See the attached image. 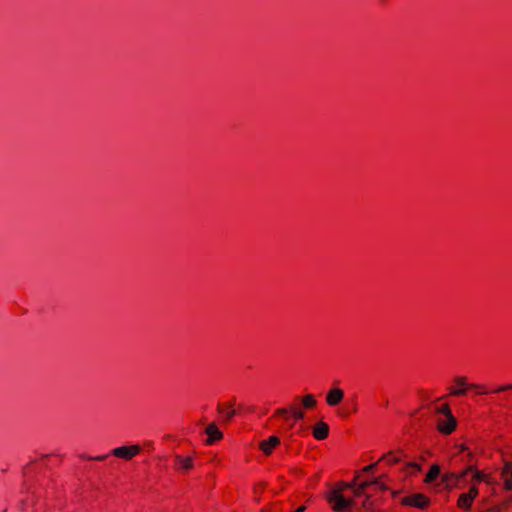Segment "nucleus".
<instances>
[{"label":"nucleus","mask_w":512,"mask_h":512,"mask_svg":"<svg viewBox=\"0 0 512 512\" xmlns=\"http://www.w3.org/2000/svg\"><path fill=\"white\" fill-rule=\"evenodd\" d=\"M470 384L465 376H458L449 387V393L452 396H463L470 390Z\"/></svg>","instance_id":"6e6552de"},{"label":"nucleus","mask_w":512,"mask_h":512,"mask_svg":"<svg viewBox=\"0 0 512 512\" xmlns=\"http://www.w3.org/2000/svg\"><path fill=\"white\" fill-rule=\"evenodd\" d=\"M195 467V454H176L174 456L173 468L180 474H188Z\"/></svg>","instance_id":"423d86ee"},{"label":"nucleus","mask_w":512,"mask_h":512,"mask_svg":"<svg viewBox=\"0 0 512 512\" xmlns=\"http://www.w3.org/2000/svg\"><path fill=\"white\" fill-rule=\"evenodd\" d=\"M501 479L504 489L512 490V462L506 461L501 470Z\"/></svg>","instance_id":"f8f14e48"},{"label":"nucleus","mask_w":512,"mask_h":512,"mask_svg":"<svg viewBox=\"0 0 512 512\" xmlns=\"http://www.w3.org/2000/svg\"><path fill=\"white\" fill-rule=\"evenodd\" d=\"M329 426L324 421H318L312 427V435L316 440H325L329 436Z\"/></svg>","instance_id":"9d476101"},{"label":"nucleus","mask_w":512,"mask_h":512,"mask_svg":"<svg viewBox=\"0 0 512 512\" xmlns=\"http://www.w3.org/2000/svg\"><path fill=\"white\" fill-rule=\"evenodd\" d=\"M105 458H106V456H99V457H97L96 459H97V460H104Z\"/></svg>","instance_id":"b1692460"},{"label":"nucleus","mask_w":512,"mask_h":512,"mask_svg":"<svg viewBox=\"0 0 512 512\" xmlns=\"http://www.w3.org/2000/svg\"><path fill=\"white\" fill-rule=\"evenodd\" d=\"M507 390H512V384L501 385V386L495 388L494 392H504Z\"/></svg>","instance_id":"4be33fe9"},{"label":"nucleus","mask_w":512,"mask_h":512,"mask_svg":"<svg viewBox=\"0 0 512 512\" xmlns=\"http://www.w3.org/2000/svg\"><path fill=\"white\" fill-rule=\"evenodd\" d=\"M344 399V391L340 388H332L326 394V403L334 407L340 404Z\"/></svg>","instance_id":"9b49d317"},{"label":"nucleus","mask_w":512,"mask_h":512,"mask_svg":"<svg viewBox=\"0 0 512 512\" xmlns=\"http://www.w3.org/2000/svg\"><path fill=\"white\" fill-rule=\"evenodd\" d=\"M470 390H473L475 392L476 395H487L489 393H495V389L494 390H489L487 388V386L483 385V384H476V383H471L470 384Z\"/></svg>","instance_id":"dca6fc26"},{"label":"nucleus","mask_w":512,"mask_h":512,"mask_svg":"<svg viewBox=\"0 0 512 512\" xmlns=\"http://www.w3.org/2000/svg\"><path fill=\"white\" fill-rule=\"evenodd\" d=\"M472 472H467V468L459 473H446L442 476V482L448 489L462 488L469 481Z\"/></svg>","instance_id":"39448f33"},{"label":"nucleus","mask_w":512,"mask_h":512,"mask_svg":"<svg viewBox=\"0 0 512 512\" xmlns=\"http://www.w3.org/2000/svg\"><path fill=\"white\" fill-rule=\"evenodd\" d=\"M206 434L208 436L206 443L209 445L213 444L216 441H219L223 437L222 432L214 423H210L206 427Z\"/></svg>","instance_id":"ddd939ff"},{"label":"nucleus","mask_w":512,"mask_h":512,"mask_svg":"<svg viewBox=\"0 0 512 512\" xmlns=\"http://www.w3.org/2000/svg\"><path fill=\"white\" fill-rule=\"evenodd\" d=\"M467 472H472V475L478 474L479 480L476 487L480 489L481 503L484 507H487L491 512H500L504 510L512 502V498L504 501L501 504H494V497L497 495V491L500 489L497 477L484 470H479L474 466L467 467Z\"/></svg>","instance_id":"f03ea898"},{"label":"nucleus","mask_w":512,"mask_h":512,"mask_svg":"<svg viewBox=\"0 0 512 512\" xmlns=\"http://www.w3.org/2000/svg\"><path fill=\"white\" fill-rule=\"evenodd\" d=\"M439 414L437 428L443 434H451L456 429V419L452 415L449 405L444 403L437 408Z\"/></svg>","instance_id":"20e7f679"},{"label":"nucleus","mask_w":512,"mask_h":512,"mask_svg":"<svg viewBox=\"0 0 512 512\" xmlns=\"http://www.w3.org/2000/svg\"><path fill=\"white\" fill-rule=\"evenodd\" d=\"M289 414H290V409H286V408H279L275 411V414L274 416L275 417H283L284 419H288L289 418Z\"/></svg>","instance_id":"412c9836"},{"label":"nucleus","mask_w":512,"mask_h":512,"mask_svg":"<svg viewBox=\"0 0 512 512\" xmlns=\"http://www.w3.org/2000/svg\"><path fill=\"white\" fill-rule=\"evenodd\" d=\"M141 451V447L137 444L129 446H119L111 450L110 455L124 459L126 461L136 457Z\"/></svg>","instance_id":"0eeeda50"},{"label":"nucleus","mask_w":512,"mask_h":512,"mask_svg":"<svg viewBox=\"0 0 512 512\" xmlns=\"http://www.w3.org/2000/svg\"><path fill=\"white\" fill-rule=\"evenodd\" d=\"M376 464H370L368 466H366L363 471L364 472H371L374 468H375Z\"/></svg>","instance_id":"5701e85b"},{"label":"nucleus","mask_w":512,"mask_h":512,"mask_svg":"<svg viewBox=\"0 0 512 512\" xmlns=\"http://www.w3.org/2000/svg\"><path fill=\"white\" fill-rule=\"evenodd\" d=\"M440 474V467L438 465H432L428 473L425 477L426 483H431L434 481Z\"/></svg>","instance_id":"6ab92c4d"},{"label":"nucleus","mask_w":512,"mask_h":512,"mask_svg":"<svg viewBox=\"0 0 512 512\" xmlns=\"http://www.w3.org/2000/svg\"><path fill=\"white\" fill-rule=\"evenodd\" d=\"M292 418L294 421H298L304 418V412L297 406L292 405L290 407L289 418Z\"/></svg>","instance_id":"aec40b11"},{"label":"nucleus","mask_w":512,"mask_h":512,"mask_svg":"<svg viewBox=\"0 0 512 512\" xmlns=\"http://www.w3.org/2000/svg\"><path fill=\"white\" fill-rule=\"evenodd\" d=\"M369 486H378L384 489L379 481H360L359 476L355 477L352 483L339 482L335 484L325 495L331 509L335 512L349 510L354 504L353 497L365 494Z\"/></svg>","instance_id":"f257e3e1"},{"label":"nucleus","mask_w":512,"mask_h":512,"mask_svg":"<svg viewBox=\"0 0 512 512\" xmlns=\"http://www.w3.org/2000/svg\"><path fill=\"white\" fill-rule=\"evenodd\" d=\"M479 475L474 474L469 478V481L466 485H469V489L467 492L460 494L457 500V506L464 510L469 511L472 508L473 502L480 495V489L476 487L475 483H478Z\"/></svg>","instance_id":"7ed1b4c3"},{"label":"nucleus","mask_w":512,"mask_h":512,"mask_svg":"<svg viewBox=\"0 0 512 512\" xmlns=\"http://www.w3.org/2000/svg\"><path fill=\"white\" fill-rule=\"evenodd\" d=\"M302 405L305 409H312L316 407L317 400L314 395L307 394L302 398Z\"/></svg>","instance_id":"a211bd4d"},{"label":"nucleus","mask_w":512,"mask_h":512,"mask_svg":"<svg viewBox=\"0 0 512 512\" xmlns=\"http://www.w3.org/2000/svg\"><path fill=\"white\" fill-rule=\"evenodd\" d=\"M402 458V454L400 452H389L382 456L380 461L387 463L388 465H393L398 463Z\"/></svg>","instance_id":"2eb2a0df"},{"label":"nucleus","mask_w":512,"mask_h":512,"mask_svg":"<svg viewBox=\"0 0 512 512\" xmlns=\"http://www.w3.org/2000/svg\"><path fill=\"white\" fill-rule=\"evenodd\" d=\"M420 469H421V467L418 463L408 462L404 466L403 471L407 476H412V475H415L416 473H418L420 471Z\"/></svg>","instance_id":"f3484780"},{"label":"nucleus","mask_w":512,"mask_h":512,"mask_svg":"<svg viewBox=\"0 0 512 512\" xmlns=\"http://www.w3.org/2000/svg\"><path fill=\"white\" fill-rule=\"evenodd\" d=\"M401 503L405 506H411L423 509L428 506L429 499L427 496L421 493L406 496L401 500Z\"/></svg>","instance_id":"1a4fd4ad"},{"label":"nucleus","mask_w":512,"mask_h":512,"mask_svg":"<svg viewBox=\"0 0 512 512\" xmlns=\"http://www.w3.org/2000/svg\"><path fill=\"white\" fill-rule=\"evenodd\" d=\"M279 444L280 439L277 436H270L260 443V449L264 454L269 455Z\"/></svg>","instance_id":"4468645a"}]
</instances>
